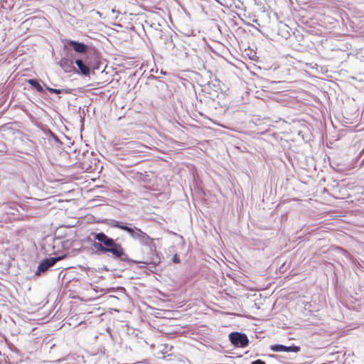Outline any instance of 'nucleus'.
<instances>
[{"label": "nucleus", "mask_w": 364, "mask_h": 364, "mask_svg": "<svg viewBox=\"0 0 364 364\" xmlns=\"http://www.w3.org/2000/svg\"><path fill=\"white\" fill-rule=\"evenodd\" d=\"M113 226L127 231L132 238L139 240L141 245L150 247V256L145 258L144 264L156 266L161 262V258L154 245V240L150 237L146 232L139 228L134 230L127 225H124L119 221H114Z\"/></svg>", "instance_id": "obj_1"}, {"label": "nucleus", "mask_w": 364, "mask_h": 364, "mask_svg": "<svg viewBox=\"0 0 364 364\" xmlns=\"http://www.w3.org/2000/svg\"><path fill=\"white\" fill-rule=\"evenodd\" d=\"M61 68L67 73H70L75 70L73 61L66 58L62 59L60 62Z\"/></svg>", "instance_id": "obj_7"}, {"label": "nucleus", "mask_w": 364, "mask_h": 364, "mask_svg": "<svg viewBox=\"0 0 364 364\" xmlns=\"http://www.w3.org/2000/svg\"><path fill=\"white\" fill-rule=\"evenodd\" d=\"M48 90L50 93H55V94H60L61 92L60 90L53 89V88H48Z\"/></svg>", "instance_id": "obj_10"}, {"label": "nucleus", "mask_w": 364, "mask_h": 364, "mask_svg": "<svg viewBox=\"0 0 364 364\" xmlns=\"http://www.w3.org/2000/svg\"><path fill=\"white\" fill-rule=\"evenodd\" d=\"M251 364H266V363L261 360H257L255 361H253Z\"/></svg>", "instance_id": "obj_11"}, {"label": "nucleus", "mask_w": 364, "mask_h": 364, "mask_svg": "<svg viewBox=\"0 0 364 364\" xmlns=\"http://www.w3.org/2000/svg\"><path fill=\"white\" fill-rule=\"evenodd\" d=\"M68 45L70 46L74 49V50L77 53H83L87 51V47L84 43L70 41H69Z\"/></svg>", "instance_id": "obj_6"}, {"label": "nucleus", "mask_w": 364, "mask_h": 364, "mask_svg": "<svg viewBox=\"0 0 364 364\" xmlns=\"http://www.w3.org/2000/svg\"><path fill=\"white\" fill-rule=\"evenodd\" d=\"M60 259V257H50L44 259L39 264L36 274H39L41 272H46L49 267L53 266L56 263V262Z\"/></svg>", "instance_id": "obj_4"}, {"label": "nucleus", "mask_w": 364, "mask_h": 364, "mask_svg": "<svg viewBox=\"0 0 364 364\" xmlns=\"http://www.w3.org/2000/svg\"><path fill=\"white\" fill-rule=\"evenodd\" d=\"M173 261L175 263H179L180 262V259L178 257L177 255H174V257H173Z\"/></svg>", "instance_id": "obj_12"}, {"label": "nucleus", "mask_w": 364, "mask_h": 364, "mask_svg": "<svg viewBox=\"0 0 364 364\" xmlns=\"http://www.w3.org/2000/svg\"><path fill=\"white\" fill-rule=\"evenodd\" d=\"M229 338L232 344L237 347L245 348L249 344L248 338L244 333L237 332L231 333L229 335Z\"/></svg>", "instance_id": "obj_3"}, {"label": "nucleus", "mask_w": 364, "mask_h": 364, "mask_svg": "<svg viewBox=\"0 0 364 364\" xmlns=\"http://www.w3.org/2000/svg\"><path fill=\"white\" fill-rule=\"evenodd\" d=\"M270 349L274 352H294L298 353L300 351L301 348L296 346H285L280 344H275L270 346Z\"/></svg>", "instance_id": "obj_5"}, {"label": "nucleus", "mask_w": 364, "mask_h": 364, "mask_svg": "<svg viewBox=\"0 0 364 364\" xmlns=\"http://www.w3.org/2000/svg\"><path fill=\"white\" fill-rule=\"evenodd\" d=\"M28 82L33 86L36 90L39 92H42L43 91V87L38 83V82L34 79L28 80Z\"/></svg>", "instance_id": "obj_9"}, {"label": "nucleus", "mask_w": 364, "mask_h": 364, "mask_svg": "<svg viewBox=\"0 0 364 364\" xmlns=\"http://www.w3.org/2000/svg\"><path fill=\"white\" fill-rule=\"evenodd\" d=\"M95 239L101 242V243L95 242L94 247L104 252H109L114 257L121 258L124 255V250L122 246L115 242V241L106 235L104 232L97 233L95 235Z\"/></svg>", "instance_id": "obj_2"}, {"label": "nucleus", "mask_w": 364, "mask_h": 364, "mask_svg": "<svg viewBox=\"0 0 364 364\" xmlns=\"http://www.w3.org/2000/svg\"><path fill=\"white\" fill-rule=\"evenodd\" d=\"M75 63L77 66L78 67L79 70L82 73V74L87 75L90 73V70L88 66L84 64L82 60H76Z\"/></svg>", "instance_id": "obj_8"}]
</instances>
